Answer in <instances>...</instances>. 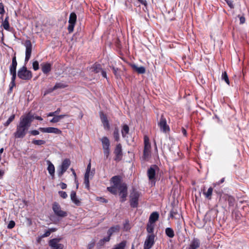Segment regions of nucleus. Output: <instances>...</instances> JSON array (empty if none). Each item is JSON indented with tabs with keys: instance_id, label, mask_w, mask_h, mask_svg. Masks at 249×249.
<instances>
[{
	"instance_id": "obj_1",
	"label": "nucleus",
	"mask_w": 249,
	"mask_h": 249,
	"mask_svg": "<svg viewBox=\"0 0 249 249\" xmlns=\"http://www.w3.org/2000/svg\"><path fill=\"white\" fill-rule=\"evenodd\" d=\"M34 120V115L31 113L21 116L16 126V130L14 133V137L17 139H23L29 133V129Z\"/></svg>"
},
{
	"instance_id": "obj_2",
	"label": "nucleus",
	"mask_w": 249,
	"mask_h": 249,
	"mask_svg": "<svg viewBox=\"0 0 249 249\" xmlns=\"http://www.w3.org/2000/svg\"><path fill=\"white\" fill-rule=\"evenodd\" d=\"M122 178L119 175L114 176L111 178L110 182L115 186H118L120 201L124 202L127 196V186L125 183H121Z\"/></svg>"
},
{
	"instance_id": "obj_3",
	"label": "nucleus",
	"mask_w": 249,
	"mask_h": 249,
	"mask_svg": "<svg viewBox=\"0 0 249 249\" xmlns=\"http://www.w3.org/2000/svg\"><path fill=\"white\" fill-rule=\"evenodd\" d=\"M26 64L25 62L24 65L18 69L17 77L22 80L28 81L32 78L33 74L30 70L27 69Z\"/></svg>"
},
{
	"instance_id": "obj_4",
	"label": "nucleus",
	"mask_w": 249,
	"mask_h": 249,
	"mask_svg": "<svg viewBox=\"0 0 249 249\" xmlns=\"http://www.w3.org/2000/svg\"><path fill=\"white\" fill-rule=\"evenodd\" d=\"M159 170V167L156 164L151 165L147 170V175L151 186H154L156 184V174Z\"/></svg>"
},
{
	"instance_id": "obj_5",
	"label": "nucleus",
	"mask_w": 249,
	"mask_h": 249,
	"mask_svg": "<svg viewBox=\"0 0 249 249\" xmlns=\"http://www.w3.org/2000/svg\"><path fill=\"white\" fill-rule=\"evenodd\" d=\"M140 193L135 189L130 193L129 195V203L131 208H136L138 206Z\"/></svg>"
},
{
	"instance_id": "obj_6",
	"label": "nucleus",
	"mask_w": 249,
	"mask_h": 249,
	"mask_svg": "<svg viewBox=\"0 0 249 249\" xmlns=\"http://www.w3.org/2000/svg\"><path fill=\"white\" fill-rule=\"evenodd\" d=\"M52 209L55 215L58 217L64 218L68 215L67 212L62 210L60 205L56 202L53 203Z\"/></svg>"
},
{
	"instance_id": "obj_7",
	"label": "nucleus",
	"mask_w": 249,
	"mask_h": 249,
	"mask_svg": "<svg viewBox=\"0 0 249 249\" xmlns=\"http://www.w3.org/2000/svg\"><path fill=\"white\" fill-rule=\"evenodd\" d=\"M144 149L143 158L144 160H147L150 156L151 144L148 137H145L144 139Z\"/></svg>"
},
{
	"instance_id": "obj_8",
	"label": "nucleus",
	"mask_w": 249,
	"mask_h": 249,
	"mask_svg": "<svg viewBox=\"0 0 249 249\" xmlns=\"http://www.w3.org/2000/svg\"><path fill=\"white\" fill-rule=\"evenodd\" d=\"M76 20L77 16L76 14L74 12L71 13L69 17V26L68 27V30L69 33H71L73 31Z\"/></svg>"
},
{
	"instance_id": "obj_9",
	"label": "nucleus",
	"mask_w": 249,
	"mask_h": 249,
	"mask_svg": "<svg viewBox=\"0 0 249 249\" xmlns=\"http://www.w3.org/2000/svg\"><path fill=\"white\" fill-rule=\"evenodd\" d=\"M24 45L26 48L25 62L27 63L31 55L32 45L30 40H26L24 43Z\"/></svg>"
},
{
	"instance_id": "obj_10",
	"label": "nucleus",
	"mask_w": 249,
	"mask_h": 249,
	"mask_svg": "<svg viewBox=\"0 0 249 249\" xmlns=\"http://www.w3.org/2000/svg\"><path fill=\"white\" fill-rule=\"evenodd\" d=\"M61 238H55L51 239L49 242V245L52 249H63L64 245L59 243Z\"/></svg>"
},
{
	"instance_id": "obj_11",
	"label": "nucleus",
	"mask_w": 249,
	"mask_h": 249,
	"mask_svg": "<svg viewBox=\"0 0 249 249\" xmlns=\"http://www.w3.org/2000/svg\"><path fill=\"white\" fill-rule=\"evenodd\" d=\"M158 126L160 127V131L163 133H166L170 131V128L167 124L166 120L163 115L161 116L160 122L158 123Z\"/></svg>"
},
{
	"instance_id": "obj_12",
	"label": "nucleus",
	"mask_w": 249,
	"mask_h": 249,
	"mask_svg": "<svg viewBox=\"0 0 249 249\" xmlns=\"http://www.w3.org/2000/svg\"><path fill=\"white\" fill-rule=\"evenodd\" d=\"M114 153L115 155L114 160L119 161L122 160L123 156L122 146L121 143H118L116 145Z\"/></svg>"
},
{
	"instance_id": "obj_13",
	"label": "nucleus",
	"mask_w": 249,
	"mask_h": 249,
	"mask_svg": "<svg viewBox=\"0 0 249 249\" xmlns=\"http://www.w3.org/2000/svg\"><path fill=\"white\" fill-rule=\"evenodd\" d=\"M155 235H148L144 243V249H150L154 244Z\"/></svg>"
},
{
	"instance_id": "obj_14",
	"label": "nucleus",
	"mask_w": 249,
	"mask_h": 249,
	"mask_svg": "<svg viewBox=\"0 0 249 249\" xmlns=\"http://www.w3.org/2000/svg\"><path fill=\"white\" fill-rule=\"evenodd\" d=\"M39 130L43 133H54L55 134H61L62 133V131L61 130L57 128L53 127H39Z\"/></svg>"
},
{
	"instance_id": "obj_15",
	"label": "nucleus",
	"mask_w": 249,
	"mask_h": 249,
	"mask_svg": "<svg viewBox=\"0 0 249 249\" xmlns=\"http://www.w3.org/2000/svg\"><path fill=\"white\" fill-rule=\"evenodd\" d=\"M100 118L105 129L108 130L110 129V125L107 115L103 112H99Z\"/></svg>"
},
{
	"instance_id": "obj_16",
	"label": "nucleus",
	"mask_w": 249,
	"mask_h": 249,
	"mask_svg": "<svg viewBox=\"0 0 249 249\" xmlns=\"http://www.w3.org/2000/svg\"><path fill=\"white\" fill-rule=\"evenodd\" d=\"M40 66L41 70L44 74H48L51 71L52 65L50 63H42Z\"/></svg>"
},
{
	"instance_id": "obj_17",
	"label": "nucleus",
	"mask_w": 249,
	"mask_h": 249,
	"mask_svg": "<svg viewBox=\"0 0 249 249\" xmlns=\"http://www.w3.org/2000/svg\"><path fill=\"white\" fill-rule=\"evenodd\" d=\"M200 246V241L198 239L194 238L191 242L188 248L186 249H196Z\"/></svg>"
},
{
	"instance_id": "obj_18",
	"label": "nucleus",
	"mask_w": 249,
	"mask_h": 249,
	"mask_svg": "<svg viewBox=\"0 0 249 249\" xmlns=\"http://www.w3.org/2000/svg\"><path fill=\"white\" fill-rule=\"evenodd\" d=\"M101 142L102 144L103 149H110V142L107 137H103L101 139Z\"/></svg>"
},
{
	"instance_id": "obj_19",
	"label": "nucleus",
	"mask_w": 249,
	"mask_h": 249,
	"mask_svg": "<svg viewBox=\"0 0 249 249\" xmlns=\"http://www.w3.org/2000/svg\"><path fill=\"white\" fill-rule=\"evenodd\" d=\"M71 199L72 202L76 206H79L81 204V201L77 198L76 194L74 191H72L71 193Z\"/></svg>"
},
{
	"instance_id": "obj_20",
	"label": "nucleus",
	"mask_w": 249,
	"mask_h": 249,
	"mask_svg": "<svg viewBox=\"0 0 249 249\" xmlns=\"http://www.w3.org/2000/svg\"><path fill=\"white\" fill-rule=\"evenodd\" d=\"M159 217V214L157 212H154L151 213L148 222L150 223H154L158 220Z\"/></svg>"
},
{
	"instance_id": "obj_21",
	"label": "nucleus",
	"mask_w": 249,
	"mask_h": 249,
	"mask_svg": "<svg viewBox=\"0 0 249 249\" xmlns=\"http://www.w3.org/2000/svg\"><path fill=\"white\" fill-rule=\"evenodd\" d=\"M131 68L133 70L137 72L139 74H143L145 72V69L143 66L138 67L135 64H131Z\"/></svg>"
},
{
	"instance_id": "obj_22",
	"label": "nucleus",
	"mask_w": 249,
	"mask_h": 249,
	"mask_svg": "<svg viewBox=\"0 0 249 249\" xmlns=\"http://www.w3.org/2000/svg\"><path fill=\"white\" fill-rule=\"evenodd\" d=\"M68 86V85L66 82L63 81L56 82L53 88V90H56L58 89H64L67 87Z\"/></svg>"
},
{
	"instance_id": "obj_23",
	"label": "nucleus",
	"mask_w": 249,
	"mask_h": 249,
	"mask_svg": "<svg viewBox=\"0 0 249 249\" xmlns=\"http://www.w3.org/2000/svg\"><path fill=\"white\" fill-rule=\"evenodd\" d=\"M47 163L48 164V166L47 167L48 172L51 176L53 177L54 175L55 172L54 166L50 160H48Z\"/></svg>"
},
{
	"instance_id": "obj_24",
	"label": "nucleus",
	"mask_w": 249,
	"mask_h": 249,
	"mask_svg": "<svg viewBox=\"0 0 249 249\" xmlns=\"http://www.w3.org/2000/svg\"><path fill=\"white\" fill-rule=\"evenodd\" d=\"M71 164V161L69 159H65L61 165L60 168L62 169L63 170H64V171H66L68 169Z\"/></svg>"
},
{
	"instance_id": "obj_25",
	"label": "nucleus",
	"mask_w": 249,
	"mask_h": 249,
	"mask_svg": "<svg viewBox=\"0 0 249 249\" xmlns=\"http://www.w3.org/2000/svg\"><path fill=\"white\" fill-rule=\"evenodd\" d=\"M91 69H92V71L96 73L101 72L103 70L101 65L100 64L97 63L93 64Z\"/></svg>"
},
{
	"instance_id": "obj_26",
	"label": "nucleus",
	"mask_w": 249,
	"mask_h": 249,
	"mask_svg": "<svg viewBox=\"0 0 249 249\" xmlns=\"http://www.w3.org/2000/svg\"><path fill=\"white\" fill-rule=\"evenodd\" d=\"M110 68L112 69L113 72L116 77V79H121V75L120 73L121 70L118 68H116L114 66L110 67Z\"/></svg>"
},
{
	"instance_id": "obj_27",
	"label": "nucleus",
	"mask_w": 249,
	"mask_h": 249,
	"mask_svg": "<svg viewBox=\"0 0 249 249\" xmlns=\"http://www.w3.org/2000/svg\"><path fill=\"white\" fill-rule=\"evenodd\" d=\"M129 131V128L127 124H124L122 126L121 130L122 135L123 138L126 137V135L128 134Z\"/></svg>"
},
{
	"instance_id": "obj_28",
	"label": "nucleus",
	"mask_w": 249,
	"mask_h": 249,
	"mask_svg": "<svg viewBox=\"0 0 249 249\" xmlns=\"http://www.w3.org/2000/svg\"><path fill=\"white\" fill-rule=\"evenodd\" d=\"M165 233L166 235L169 238H173L175 236L174 231L171 228H166L165 230Z\"/></svg>"
},
{
	"instance_id": "obj_29",
	"label": "nucleus",
	"mask_w": 249,
	"mask_h": 249,
	"mask_svg": "<svg viewBox=\"0 0 249 249\" xmlns=\"http://www.w3.org/2000/svg\"><path fill=\"white\" fill-rule=\"evenodd\" d=\"M109 241L108 238L104 237L103 239H100L96 244L97 248L98 249H101L104 245L106 242Z\"/></svg>"
},
{
	"instance_id": "obj_30",
	"label": "nucleus",
	"mask_w": 249,
	"mask_h": 249,
	"mask_svg": "<svg viewBox=\"0 0 249 249\" xmlns=\"http://www.w3.org/2000/svg\"><path fill=\"white\" fill-rule=\"evenodd\" d=\"M126 245V241L124 240L120 243L115 245L111 249H124Z\"/></svg>"
},
{
	"instance_id": "obj_31",
	"label": "nucleus",
	"mask_w": 249,
	"mask_h": 249,
	"mask_svg": "<svg viewBox=\"0 0 249 249\" xmlns=\"http://www.w3.org/2000/svg\"><path fill=\"white\" fill-rule=\"evenodd\" d=\"M154 226V223H150L148 222L146 226V231L147 232L149 233L153 234Z\"/></svg>"
},
{
	"instance_id": "obj_32",
	"label": "nucleus",
	"mask_w": 249,
	"mask_h": 249,
	"mask_svg": "<svg viewBox=\"0 0 249 249\" xmlns=\"http://www.w3.org/2000/svg\"><path fill=\"white\" fill-rule=\"evenodd\" d=\"M118 186H115V185H113L111 186L107 187V190L113 195H116L117 194V192L118 190Z\"/></svg>"
},
{
	"instance_id": "obj_33",
	"label": "nucleus",
	"mask_w": 249,
	"mask_h": 249,
	"mask_svg": "<svg viewBox=\"0 0 249 249\" xmlns=\"http://www.w3.org/2000/svg\"><path fill=\"white\" fill-rule=\"evenodd\" d=\"M15 116H16V115L15 114H13L12 115H11L9 117L8 120L4 123H3V126L4 127L8 126L9 125V124L14 121V120L15 118Z\"/></svg>"
},
{
	"instance_id": "obj_34",
	"label": "nucleus",
	"mask_w": 249,
	"mask_h": 249,
	"mask_svg": "<svg viewBox=\"0 0 249 249\" xmlns=\"http://www.w3.org/2000/svg\"><path fill=\"white\" fill-rule=\"evenodd\" d=\"M9 17L7 16L5 17L4 20L3 21L2 25L3 28L7 31L9 29V23L8 21Z\"/></svg>"
},
{
	"instance_id": "obj_35",
	"label": "nucleus",
	"mask_w": 249,
	"mask_h": 249,
	"mask_svg": "<svg viewBox=\"0 0 249 249\" xmlns=\"http://www.w3.org/2000/svg\"><path fill=\"white\" fill-rule=\"evenodd\" d=\"M113 137L114 138L115 141L116 142H118L120 140V136H119V130L118 127H115L114 128V130L113 131Z\"/></svg>"
},
{
	"instance_id": "obj_36",
	"label": "nucleus",
	"mask_w": 249,
	"mask_h": 249,
	"mask_svg": "<svg viewBox=\"0 0 249 249\" xmlns=\"http://www.w3.org/2000/svg\"><path fill=\"white\" fill-rule=\"evenodd\" d=\"M213 191V188L211 187L208 189L206 192H203V194L206 198H208V199H211Z\"/></svg>"
},
{
	"instance_id": "obj_37",
	"label": "nucleus",
	"mask_w": 249,
	"mask_h": 249,
	"mask_svg": "<svg viewBox=\"0 0 249 249\" xmlns=\"http://www.w3.org/2000/svg\"><path fill=\"white\" fill-rule=\"evenodd\" d=\"M89 175H84V184L85 188L88 190H89Z\"/></svg>"
},
{
	"instance_id": "obj_38",
	"label": "nucleus",
	"mask_w": 249,
	"mask_h": 249,
	"mask_svg": "<svg viewBox=\"0 0 249 249\" xmlns=\"http://www.w3.org/2000/svg\"><path fill=\"white\" fill-rule=\"evenodd\" d=\"M32 143L36 145H41L46 143V141L42 140H33Z\"/></svg>"
},
{
	"instance_id": "obj_39",
	"label": "nucleus",
	"mask_w": 249,
	"mask_h": 249,
	"mask_svg": "<svg viewBox=\"0 0 249 249\" xmlns=\"http://www.w3.org/2000/svg\"><path fill=\"white\" fill-rule=\"evenodd\" d=\"M94 172V170H93V171H91V163H90V160L89 162V164H88V165L87 166L86 171V173H85V175H89L90 174H91V176H93V174H94L93 172Z\"/></svg>"
},
{
	"instance_id": "obj_40",
	"label": "nucleus",
	"mask_w": 249,
	"mask_h": 249,
	"mask_svg": "<svg viewBox=\"0 0 249 249\" xmlns=\"http://www.w3.org/2000/svg\"><path fill=\"white\" fill-rule=\"evenodd\" d=\"M222 80H224L228 85H230V81L228 76V74L226 71L222 72Z\"/></svg>"
},
{
	"instance_id": "obj_41",
	"label": "nucleus",
	"mask_w": 249,
	"mask_h": 249,
	"mask_svg": "<svg viewBox=\"0 0 249 249\" xmlns=\"http://www.w3.org/2000/svg\"><path fill=\"white\" fill-rule=\"evenodd\" d=\"M60 108H58L55 111L50 112L47 114V116H58V114L60 112Z\"/></svg>"
},
{
	"instance_id": "obj_42",
	"label": "nucleus",
	"mask_w": 249,
	"mask_h": 249,
	"mask_svg": "<svg viewBox=\"0 0 249 249\" xmlns=\"http://www.w3.org/2000/svg\"><path fill=\"white\" fill-rule=\"evenodd\" d=\"M10 75H12L11 81L10 83L16 84L15 81L17 76V72H10Z\"/></svg>"
},
{
	"instance_id": "obj_43",
	"label": "nucleus",
	"mask_w": 249,
	"mask_h": 249,
	"mask_svg": "<svg viewBox=\"0 0 249 249\" xmlns=\"http://www.w3.org/2000/svg\"><path fill=\"white\" fill-rule=\"evenodd\" d=\"M110 229L111 230V231L114 233V232H119L120 230V227L119 225H116L114 226L111 227L110 228Z\"/></svg>"
},
{
	"instance_id": "obj_44",
	"label": "nucleus",
	"mask_w": 249,
	"mask_h": 249,
	"mask_svg": "<svg viewBox=\"0 0 249 249\" xmlns=\"http://www.w3.org/2000/svg\"><path fill=\"white\" fill-rule=\"evenodd\" d=\"M110 149H103L104 157L105 159H107L110 154Z\"/></svg>"
},
{
	"instance_id": "obj_45",
	"label": "nucleus",
	"mask_w": 249,
	"mask_h": 249,
	"mask_svg": "<svg viewBox=\"0 0 249 249\" xmlns=\"http://www.w3.org/2000/svg\"><path fill=\"white\" fill-rule=\"evenodd\" d=\"M33 68L36 71L39 69V63L38 61H35L33 63Z\"/></svg>"
},
{
	"instance_id": "obj_46",
	"label": "nucleus",
	"mask_w": 249,
	"mask_h": 249,
	"mask_svg": "<svg viewBox=\"0 0 249 249\" xmlns=\"http://www.w3.org/2000/svg\"><path fill=\"white\" fill-rule=\"evenodd\" d=\"M58 194L63 198H66L68 196L66 192L60 191L58 192Z\"/></svg>"
},
{
	"instance_id": "obj_47",
	"label": "nucleus",
	"mask_w": 249,
	"mask_h": 249,
	"mask_svg": "<svg viewBox=\"0 0 249 249\" xmlns=\"http://www.w3.org/2000/svg\"><path fill=\"white\" fill-rule=\"evenodd\" d=\"M39 131H40L39 130V129L38 130H30V131H29V133L31 135L36 136V135H38L39 134Z\"/></svg>"
},
{
	"instance_id": "obj_48",
	"label": "nucleus",
	"mask_w": 249,
	"mask_h": 249,
	"mask_svg": "<svg viewBox=\"0 0 249 249\" xmlns=\"http://www.w3.org/2000/svg\"><path fill=\"white\" fill-rule=\"evenodd\" d=\"M15 226V222L13 220H11L9 224L7 225V228L9 229H11L13 228Z\"/></svg>"
},
{
	"instance_id": "obj_49",
	"label": "nucleus",
	"mask_w": 249,
	"mask_h": 249,
	"mask_svg": "<svg viewBox=\"0 0 249 249\" xmlns=\"http://www.w3.org/2000/svg\"><path fill=\"white\" fill-rule=\"evenodd\" d=\"M95 246V241L94 240H92L91 242H90L87 247V249H92Z\"/></svg>"
},
{
	"instance_id": "obj_50",
	"label": "nucleus",
	"mask_w": 249,
	"mask_h": 249,
	"mask_svg": "<svg viewBox=\"0 0 249 249\" xmlns=\"http://www.w3.org/2000/svg\"><path fill=\"white\" fill-rule=\"evenodd\" d=\"M124 228L127 231L130 229L129 227V221L128 220H126L124 223Z\"/></svg>"
},
{
	"instance_id": "obj_51",
	"label": "nucleus",
	"mask_w": 249,
	"mask_h": 249,
	"mask_svg": "<svg viewBox=\"0 0 249 249\" xmlns=\"http://www.w3.org/2000/svg\"><path fill=\"white\" fill-rule=\"evenodd\" d=\"M53 118L51 120L50 122L52 123H56L58 122L60 120L58 118V116H53Z\"/></svg>"
},
{
	"instance_id": "obj_52",
	"label": "nucleus",
	"mask_w": 249,
	"mask_h": 249,
	"mask_svg": "<svg viewBox=\"0 0 249 249\" xmlns=\"http://www.w3.org/2000/svg\"><path fill=\"white\" fill-rule=\"evenodd\" d=\"M12 65H14L15 67H17L18 63L16 59V56L15 54L12 57Z\"/></svg>"
},
{
	"instance_id": "obj_53",
	"label": "nucleus",
	"mask_w": 249,
	"mask_h": 249,
	"mask_svg": "<svg viewBox=\"0 0 249 249\" xmlns=\"http://www.w3.org/2000/svg\"><path fill=\"white\" fill-rule=\"evenodd\" d=\"M228 6L231 8H234V5L233 4V1L231 0H225Z\"/></svg>"
},
{
	"instance_id": "obj_54",
	"label": "nucleus",
	"mask_w": 249,
	"mask_h": 249,
	"mask_svg": "<svg viewBox=\"0 0 249 249\" xmlns=\"http://www.w3.org/2000/svg\"><path fill=\"white\" fill-rule=\"evenodd\" d=\"M5 13V10L4 8L3 4L2 2H0V15H3Z\"/></svg>"
},
{
	"instance_id": "obj_55",
	"label": "nucleus",
	"mask_w": 249,
	"mask_h": 249,
	"mask_svg": "<svg viewBox=\"0 0 249 249\" xmlns=\"http://www.w3.org/2000/svg\"><path fill=\"white\" fill-rule=\"evenodd\" d=\"M17 67L13 65H11L9 67V72H17Z\"/></svg>"
},
{
	"instance_id": "obj_56",
	"label": "nucleus",
	"mask_w": 249,
	"mask_h": 249,
	"mask_svg": "<svg viewBox=\"0 0 249 249\" xmlns=\"http://www.w3.org/2000/svg\"><path fill=\"white\" fill-rule=\"evenodd\" d=\"M113 232L111 231L110 228L107 231V236L105 237L106 238H108L109 241L110 240V237L113 234Z\"/></svg>"
},
{
	"instance_id": "obj_57",
	"label": "nucleus",
	"mask_w": 249,
	"mask_h": 249,
	"mask_svg": "<svg viewBox=\"0 0 249 249\" xmlns=\"http://www.w3.org/2000/svg\"><path fill=\"white\" fill-rule=\"evenodd\" d=\"M97 200L100 201L102 203H106L108 202V200L107 199L102 197H98Z\"/></svg>"
},
{
	"instance_id": "obj_58",
	"label": "nucleus",
	"mask_w": 249,
	"mask_h": 249,
	"mask_svg": "<svg viewBox=\"0 0 249 249\" xmlns=\"http://www.w3.org/2000/svg\"><path fill=\"white\" fill-rule=\"evenodd\" d=\"M238 17L240 19V23L241 24H244L246 21L245 18L244 16H240L239 15L238 16Z\"/></svg>"
},
{
	"instance_id": "obj_59",
	"label": "nucleus",
	"mask_w": 249,
	"mask_h": 249,
	"mask_svg": "<svg viewBox=\"0 0 249 249\" xmlns=\"http://www.w3.org/2000/svg\"><path fill=\"white\" fill-rule=\"evenodd\" d=\"M15 86H16V84L10 83L9 89V91H8L9 93H11L12 91L13 88Z\"/></svg>"
},
{
	"instance_id": "obj_60",
	"label": "nucleus",
	"mask_w": 249,
	"mask_h": 249,
	"mask_svg": "<svg viewBox=\"0 0 249 249\" xmlns=\"http://www.w3.org/2000/svg\"><path fill=\"white\" fill-rule=\"evenodd\" d=\"M66 172V171H64V170H63L60 168V170L58 171V176L59 177H61L62 176V175Z\"/></svg>"
},
{
	"instance_id": "obj_61",
	"label": "nucleus",
	"mask_w": 249,
	"mask_h": 249,
	"mask_svg": "<svg viewBox=\"0 0 249 249\" xmlns=\"http://www.w3.org/2000/svg\"><path fill=\"white\" fill-rule=\"evenodd\" d=\"M51 234L50 231L48 230L47 231L42 235V237H46L49 236Z\"/></svg>"
},
{
	"instance_id": "obj_62",
	"label": "nucleus",
	"mask_w": 249,
	"mask_h": 249,
	"mask_svg": "<svg viewBox=\"0 0 249 249\" xmlns=\"http://www.w3.org/2000/svg\"><path fill=\"white\" fill-rule=\"evenodd\" d=\"M101 75L104 77L106 78L107 80V75L106 71H105L103 69L101 71Z\"/></svg>"
},
{
	"instance_id": "obj_63",
	"label": "nucleus",
	"mask_w": 249,
	"mask_h": 249,
	"mask_svg": "<svg viewBox=\"0 0 249 249\" xmlns=\"http://www.w3.org/2000/svg\"><path fill=\"white\" fill-rule=\"evenodd\" d=\"M60 186L62 189H65L67 188V184L64 182H61Z\"/></svg>"
},
{
	"instance_id": "obj_64",
	"label": "nucleus",
	"mask_w": 249,
	"mask_h": 249,
	"mask_svg": "<svg viewBox=\"0 0 249 249\" xmlns=\"http://www.w3.org/2000/svg\"><path fill=\"white\" fill-rule=\"evenodd\" d=\"M142 4L144 5L145 6H147V1L146 0H138Z\"/></svg>"
}]
</instances>
